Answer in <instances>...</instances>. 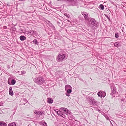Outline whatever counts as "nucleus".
Returning <instances> with one entry per match:
<instances>
[{
    "label": "nucleus",
    "instance_id": "obj_2",
    "mask_svg": "<svg viewBox=\"0 0 126 126\" xmlns=\"http://www.w3.org/2000/svg\"><path fill=\"white\" fill-rule=\"evenodd\" d=\"M34 82L39 85H43L45 83V80L43 77H36L33 79Z\"/></svg>",
    "mask_w": 126,
    "mask_h": 126
},
{
    "label": "nucleus",
    "instance_id": "obj_25",
    "mask_svg": "<svg viewBox=\"0 0 126 126\" xmlns=\"http://www.w3.org/2000/svg\"><path fill=\"white\" fill-rule=\"evenodd\" d=\"M33 42H34L35 44H36L37 42V40L36 39H34L33 40Z\"/></svg>",
    "mask_w": 126,
    "mask_h": 126
},
{
    "label": "nucleus",
    "instance_id": "obj_33",
    "mask_svg": "<svg viewBox=\"0 0 126 126\" xmlns=\"http://www.w3.org/2000/svg\"><path fill=\"white\" fill-rule=\"evenodd\" d=\"M12 91V87H10L9 88V91Z\"/></svg>",
    "mask_w": 126,
    "mask_h": 126
},
{
    "label": "nucleus",
    "instance_id": "obj_28",
    "mask_svg": "<svg viewBox=\"0 0 126 126\" xmlns=\"http://www.w3.org/2000/svg\"><path fill=\"white\" fill-rule=\"evenodd\" d=\"M105 16L109 20H110V18L109 17L108 15L106 14H105Z\"/></svg>",
    "mask_w": 126,
    "mask_h": 126
},
{
    "label": "nucleus",
    "instance_id": "obj_9",
    "mask_svg": "<svg viewBox=\"0 0 126 126\" xmlns=\"http://www.w3.org/2000/svg\"><path fill=\"white\" fill-rule=\"evenodd\" d=\"M63 112L65 114L67 115L69 114H70L71 113V112L69 111L68 110V109L66 108L64 110V111H63Z\"/></svg>",
    "mask_w": 126,
    "mask_h": 126
},
{
    "label": "nucleus",
    "instance_id": "obj_19",
    "mask_svg": "<svg viewBox=\"0 0 126 126\" xmlns=\"http://www.w3.org/2000/svg\"><path fill=\"white\" fill-rule=\"evenodd\" d=\"M54 110L56 112L58 115L60 114V113H59V112L60 113V111L59 110L57 109H55Z\"/></svg>",
    "mask_w": 126,
    "mask_h": 126
},
{
    "label": "nucleus",
    "instance_id": "obj_11",
    "mask_svg": "<svg viewBox=\"0 0 126 126\" xmlns=\"http://www.w3.org/2000/svg\"><path fill=\"white\" fill-rule=\"evenodd\" d=\"M91 101H92V103L93 105L94 106H97L98 105L97 103L96 102L95 100L94 99H93L92 100H91Z\"/></svg>",
    "mask_w": 126,
    "mask_h": 126
},
{
    "label": "nucleus",
    "instance_id": "obj_24",
    "mask_svg": "<svg viewBox=\"0 0 126 126\" xmlns=\"http://www.w3.org/2000/svg\"><path fill=\"white\" fill-rule=\"evenodd\" d=\"M42 124L44 126H47V124L45 122H43Z\"/></svg>",
    "mask_w": 126,
    "mask_h": 126
},
{
    "label": "nucleus",
    "instance_id": "obj_27",
    "mask_svg": "<svg viewBox=\"0 0 126 126\" xmlns=\"http://www.w3.org/2000/svg\"><path fill=\"white\" fill-rule=\"evenodd\" d=\"M22 71H18V73L19 75H22Z\"/></svg>",
    "mask_w": 126,
    "mask_h": 126
},
{
    "label": "nucleus",
    "instance_id": "obj_21",
    "mask_svg": "<svg viewBox=\"0 0 126 126\" xmlns=\"http://www.w3.org/2000/svg\"><path fill=\"white\" fill-rule=\"evenodd\" d=\"M9 94L11 96H12L13 94V92L12 91H9Z\"/></svg>",
    "mask_w": 126,
    "mask_h": 126
},
{
    "label": "nucleus",
    "instance_id": "obj_31",
    "mask_svg": "<svg viewBox=\"0 0 126 126\" xmlns=\"http://www.w3.org/2000/svg\"><path fill=\"white\" fill-rule=\"evenodd\" d=\"M22 75H23V74H25L26 73V72L25 71H22Z\"/></svg>",
    "mask_w": 126,
    "mask_h": 126
},
{
    "label": "nucleus",
    "instance_id": "obj_12",
    "mask_svg": "<svg viewBox=\"0 0 126 126\" xmlns=\"http://www.w3.org/2000/svg\"><path fill=\"white\" fill-rule=\"evenodd\" d=\"M0 126H7V124L4 122L0 121Z\"/></svg>",
    "mask_w": 126,
    "mask_h": 126
},
{
    "label": "nucleus",
    "instance_id": "obj_16",
    "mask_svg": "<svg viewBox=\"0 0 126 126\" xmlns=\"http://www.w3.org/2000/svg\"><path fill=\"white\" fill-rule=\"evenodd\" d=\"M47 102L49 103H52L53 102V100L52 99L49 98L47 100Z\"/></svg>",
    "mask_w": 126,
    "mask_h": 126
},
{
    "label": "nucleus",
    "instance_id": "obj_34",
    "mask_svg": "<svg viewBox=\"0 0 126 126\" xmlns=\"http://www.w3.org/2000/svg\"><path fill=\"white\" fill-rule=\"evenodd\" d=\"M8 126H13L10 123L8 124Z\"/></svg>",
    "mask_w": 126,
    "mask_h": 126
},
{
    "label": "nucleus",
    "instance_id": "obj_8",
    "mask_svg": "<svg viewBox=\"0 0 126 126\" xmlns=\"http://www.w3.org/2000/svg\"><path fill=\"white\" fill-rule=\"evenodd\" d=\"M114 45L115 47H118L121 46L120 43L116 42L114 43Z\"/></svg>",
    "mask_w": 126,
    "mask_h": 126
},
{
    "label": "nucleus",
    "instance_id": "obj_30",
    "mask_svg": "<svg viewBox=\"0 0 126 126\" xmlns=\"http://www.w3.org/2000/svg\"><path fill=\"white\" fill-rule=\"evenodd\" d=\"M65 108L62 107L60 108V109L61 110H63V111H64V110L65 109Z\"/></svg>",
    "mask_w": 126,
    "mask_h": 126
},
{
    "label": "nucleus",
    "instance_id": "obj_15",
    "mask_svg": "<svg viewBox=\"0 0 126 126\" xmlns=\"http://www.w3.org/2000/svg\"><path fill=\"white\" fill-rule=\"evenodd\" d=\"M102 92L101 91H100L98 92L97 94L99 97H102Z\"/></svg>",
    "mask_w": 126,
    "mask_h": 126
},
{
    "label": "nucleus",
    "instance_id": "obj_26",
    "mask_svg": "<svg viewBox=\"0 0 126 126\" xmlns=\"http://www.w3.org/2000/svg\"><path fill=\"white\" fill-rule=\"evenodd\" d=\"M72 5L73 6H74L75 5V2L74 1H73L72 2Z\"/></svg>",
    "mask_w": 126,
    "mask_h": 126
},
{
    "label": "nucleus",
    "instance_id": "obj_14",
    "mask_svg": "<svg viewBox=\"0 0 126 126\" xmlns=\"http://www.w3.org/2000/svg\"><path fill=\"white\" fill-rule=\"evenodd\" d=\"M20 39L21 41H23L26 39V37L24 36H21L20 37Z\"/></svg>",
    "mask_w": 126,
    "mask_h": 126
},
{
    "label": "nucleus",
    "instance_id": "obj_29",
    "mask_svg": "<svg viewBox=\"0 0 126 126\" xmlns=\"http://www.w3.org/2000/svg\"><path fill=\"white\" fill-rule=\"evenodd\" d=\"M115 37L117 38H118L119 37V35L118 33H116L115 34Z\"/></svg>",
    "mask_w": 126,
    "mask_h": 126
},
{
    "label": "nucleus",
    "instance_id": "obj_7",
    "mask_svg": "<svg viewBox=\"0 0 126 126\" xmlns=\"http://www.w3.org/2000/svg\"><path fill=\"white\" fill-rule=\"evenodd\" d=\"M57 24L60 27H63V22L61 20H59V21L57 22Z\"/></svg>",
    "mask_w": 126,
    "mask_h": 126
},
{
    "label": "nucleus",
    "instance_id": "obj_10",
    "mask_svg": "<svg viewBox=\"0 0 126 126\" xmlns=\"http://www.w3.org/2000/svg\"><path fill=\"white\" fill-rule=\"evenodd\" d=\"M16 80L15 79H13L11 81V83H10L9 81H8V83L9 84V85L11 84L12 85H14V84H15L16 83Z\"/></svg>",
    "mask_w": 126,
    "mask_h": 126
},
{
    "label": "nucleus",
    "instance_id": "obj_38",
    "mask_svg": "<svg viewBox=\"0 0 126 126\" xmlns=\"http://www.w3.org/2000/svg\"><path fill=\"white\" fill-rule=\"evenodd\" d=\"M67 16V17H69V16Z\"/></svg>",
    "mask_w": 126,
    "mask_h": 126
},
{
    "label": "nucleus",
    "instance_id": "obj_6",
    "mask_svg": "<svg viewBox=\"0 0 126 126\" xmlns=\"http://www.w3.org/2000/svg\"><path fill=\"white\" fill-rule=\"evenodd\" d=\"M82 15L83 16L84 18L86 20V22L87 23L88 21V16L87 13L85 12H83Z\"/></svg>",
    "mask_w": 126,
    "mask_h": 126
},
{
    "label": "nucleus",
    "instance_id": "obj_36",
    "mask_svg": "<svg viewBox=\"0 0 126 126\" xmlns=\"http://www.w3.org/2000/svg\"><path fill=\"white\" fill-rule=\"evenodd\" d=\"M68 0H62V1H66Z\"/></svg>",
    "mask_w": 126,
    "mask_h": 126
},
{
    "label": "nucleus",
    "instance_id": "obj_4",
    "mask_svg": "<svg viewBox=\"0 0 126 126\" xmlns=\"http://www.w3.org/2000/svg\"><path fill=\"white\" fill-rule=\"evenodd\" d=\"M65 89L67 93H71L72 87L70 85H66L65 86Z\"/></svg>",
    "mask_w": 126,
    "mask_h": 126
},
{
    "label": "nucleus",
    "instance_id": "obj_35",
    "mask_svg": "<svg viewBox=\"0 0 126 126\" xmlns=\"http://www.w3.org/2000/svg\"><path fill=\"white\" fill-rule=\"evenodd\" d=\"M109 121L111 124L112 125V126H113V125L111 122V121L110 120V119H109Z\"/></svg>",
    "mask_w": 126,
    "mask_h": 126
},
{
    "label": "nucleus",
    "instance_id": "obj_3",
    "mask_svg": "<svg viewBox=\"0 0 126 126\" xmlns=\"http://www.w3.org/2000/svg\"><path fill=\"white\" fill-rule=\"evenodd\" d=\"M65 55L64 54H59L57 56V60L58 61H62L65 58Z\"/></svg>",
    "mask_w": 126,
    "mask_h": 126
},
{
    "label": "nucleus",
    "instance_id": "obj_20",
    "mask_svg": "<svg viewBox=\"0 0 126 126\" xmlns=\"http://www.w3.org/2000/svg\"><path fill=\"white\" fill-rule=\"evenodd\" d=\"M102 97H104L106 95V93L105 92L103 91H102Z\"/></svg>",
    "mask_w": 126,
    "mask_h": 126
},
{
    "label": "nucleus",
    "instance_id": "obj_22",
    "mask_svg": "<svg viewBox=\"0 0 126 126\" xmlns=\"http://www.w3.org/2000/svg\"><path fill=\"white\" fill-rule=\"evenodd\" d=\"M12 124L13 126H15L16 125V124L15 122H13L10 123Z\"/></svg>",
    "mask_w": 126,
    "mask_h": 126
},
{
    "label": "nucleus",
    "instance_id": "obj_17",
    "mask_svg": "<svg viewBox=\"0 0 126 126\" xmlns=\"http://www.w3.org/2000/svg\"><path fill=\"white\" fill-rule=\"evenodd\" d=\"M103 115L105 117V118H106L107 120H109V117L105 113H104L103 114Z\"/></svg>",
    "mask_w": 126,
    "mask_h": 126
},
{
    "label": "nucleus",
    "instance_id": "obj_23",
    "mask_svg": "<svg viewBox=\"0 0 126 126\" xmlns=\"http://www.w3.org/2000/svg\"><path fill=\"white\" fill-rule=\"evenodd\" d=\"M34 32V31H30L28 32V34H32L33 33V32Z\"/></svg>",
    "mask_w": 126,
    "mask_h": 126
},
{
    "label": "nucleus",
    "instance_id": "obj_13",
    "mask_svg": "<svg viewBox=\"0 0 126 126\" xmlns=\"http://www.w3.org/2000/svg\"><path fill=\"white\" fill-rule=\"evenodd\" d=\"M112 89V91L113 94L115 93L116 92V88L115 87H112L111 88Z\"/></svg>",
    "mask_w": 126,
    "mask_h": 126
},
{
    "label": "nucleus",
    "instance_id": "obj_39",
    "mask_svg": "<svg viewBox=\"0 0 126 126\" xmlns=\"http://www.w3.org/2000/svg\"><path fill=\"white\" fill-rule=\"evenodd\" d=\"M125 98H126V96H125Z\"/></svg>",
    "mask_w": 126,
    "mask_h": 126
},
{
    "label": "nucleus",
    "instance_id": "obj_37",
    "mask_svg": "<svg viewBox=\"0 0 126 126\" xmlns=\"http://www.w3.org/2000/svg\"><path fill=\"white\" fill-rule=\"evenodd\" d=\"M80 80H81L82 81H83V80L82 79L80 78L79 79Z\"/></svg>",
    "mask_w": 126,
    "mask_h": 126
},
{
    "label": "nucleus",
    "instance_id": "obj_5",
    "mask_svg": "<svg viewBox=\"0 0 126 126\" xmlns=\"http://www.w3.org/2000/svg\"><path fill=\"white\" fill-rule=\"evenodd\" d=\"M34 113L35 114L39 115L40 116V115L43 116L45 115L44 112L42 111L36 110L35 111Z\"/></svg>",
    "mask_w": 126,
    "mask_h": 126
},
{
    "label": "nucleus",
    "instance_id": "obj_32",
    "mask_svg": "<svg viewBox=\"0 0 126 126\" xmlns=\"http://www.w3.org/2000/svg\"><path fill=\"white\" fill-rule=\"evenodd\" d=\"M69 93H66V94L67 96H70V94H69Z\"/></svg>",
    "mask_w": 126,
    "mask_h": 126
},
{
    "label": "nucleus",
    "instance_id": "obj_40",
    "mask_svg": "<svg viewBox=\"0 0 126 126\" xmlns=\"http://www.w3.org/2000/svg\"><path fill=\"white\" fill-rule=\"evenodd\" d=\"M61 114L62 115H63V114Z\"/></svg>",
    "mask_w": 126,
    "mask_h": 126
},
{
    "label": "nucleus",
    "instance_id": "obj_1",
    "mask_svg": "<svg viewBox=\"0 0 126 126\" xmlns=\"http://www.w3.org/2000/svg\"><path fill=\"white\" fill-rule=\"evenodd\" d=\"M87 24L92 28L96 27L98 25V23L94 18H91L88 20Z\"/></svg>",
    "mask_w": 126,
    "mask_h": 126
},
{
    "label": "nucleus",
    "instance_id": "obj_18",
    "mask_svg": "<svg viewBox=\"0 0 126 126\" xmlns=\"http://www.w3.org/2000/svg\"><path fill=\"white\" fill-rule=\"evenodd\" d=\"M99 7L101 9L103 10L104 9V6L102 4H100L99 5Z\"/></svg>",
    "mask_w": 126,
    "mask_h": 126
}]
</instances>
